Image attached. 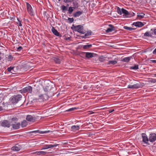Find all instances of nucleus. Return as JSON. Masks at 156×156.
Listing matches in <instances>:
<instances>
[{
	"label": "nucleus",
	"mask_w": 156,
	"mask_h": 156,
	"mask_svg": "<svg viewBox=\"0 0 156 156\" xmlns=\"http://www.w3.org/2000/svg\"><path fill=\"white\" fill-rule=\"evenodd\" d=\"M150 81L151 83H155L156 82V79H152Z\"/></svg>",
	"instance_id": "obj_43"
},
{
	"label": "nucleus",
	"mask_w": 156,
	"mask_h": 156,
	"mask_svg": "<svg viewBox=\"0 0 156 156\" xmlns=\"http://www.w3.org/2000/svg\"><path fill=\"white\" fill-rule=\"evenodd\" d=\"M73 5L74 9L77 8L78 7V3L76 2H73Z\"/></svg>",
	"instance_id": "obj_30"
},
{
	"label": "nucleus",
	"mask_w": 156,
	"mask_h": 156,
	"mask_svg": "<svg viewBox=\"0 0 156 156\" xmlns=\"http://www.w3.org/2000/svg\"><path fill=\"white\" fill-rule=\"evenodd\" d=\"M61 0H58V1H60Z\"/></svg>",
	"instance_id": "obj_62"
},
{
	"label": "nucleus",
	"mask_w": 156,
	"mask_h": 156,
	"mask_svg": "<svg viewBox=\"0 0 156 156\" xmlns=\"http://www.w3.org/2000/svg\"><path fill=\"white\" fill-rule=\"evenodd\" d=\"M71 28L73 30L77 31L82 34H84L85 33V31L83 30V27L81 25L75 26L74 25H73Z\"/></svg>",
	"instance_id": "obj_1"
},
{
	"label": "nucleus",
	"mask_w": 156,
	"mask_h": 156,
	"mask_svg": "<svg viewBox=\"0 0 156 156\" xmlns=\"http://www.w3.org/2000/svg\"><path fill=\"white\" fill-rule=\"evenodd\" d=\"M74 9L73 7L71 6L69 7L68 10V13L69 14H71L73 11Z\"/></svg>",
	"instance_id": "obj_32"
},
{
	"label": "nucleus",
	"mask_w": 156,
	"mask_h": 156,
	"mask_svg": "<svg viewBox=\"0 0 156 156\" xmlns=\"http://www.w3.org/2000/svg\"><path fill=\"white\" fill-rule=\"evenodd\" d=\"M133 25L136 27H141L144 25V24H143L142 22L140 21L133 23Z\"/></svg>",
	"instance_id": "obj_14"
},
{
	"label": "nucleus",
	"mask_w": 156,
	"mask_h": 156,
	"mask_svg": "<svg viewBox=\"0 0 156 156\" xmlns=\"http://www.w3.org/2000/svg\"><path fill=\"white\" fill-rule=\"evenodd\" d=\"M46 88H45L44 89V91H48L47 90V89L46 90Z\"/></svg>",
	"instance_id": "obj_58"
},
{
	"label": "nucleus",
	"mask_w": 156,
	"mask_h": 156,
	"mask_svg": "<svg viewBox=\"0 0 156 156\" xmlns=\"http://www.w3.org/2000/svg\"><path fill=\"white\" fill-rule=\"evenodd\" d=\"M82 38H85L87 37H85V35L81 37Z\"/></svg>",
	"instance_id": "obj_56"
},
{
	"label": "nucleus",
	"mask_w": 156,
	"mask_h": 156,
	"mask_svg": "<svg viewBox=\"0 0 156 156\" xmlns=\"http://www.w3.org/2000/svg\"><path fill=\"white\" fill-rule=\"evenodd\" d=\"M132 146L133 147V146H134L133 145H132Z\"/></svg>",
	"instance_id": "obj_63"
},
{
	"label": "nucleus",
	"mask_w": 156,
	"mask_h": 156,
	"mask_svg": "<svg viewBox=\"0 0 156 156\" xmlns=\"http://www.w3.org/2000/svg\"><path fill=\"white\" fill-rule=\"evenodd\" d=\"M51 147H46L45 148H43L41 150H46V149H48V148H50Z\"/></svg>",
	"instance_id": "obj_48"
},
{
	"label": "nucleus",
	"mask_w": 156,
	"mask_h": 156,
	"mask_svg": "<svg viewBox=\"0 0 156 156\" xmlns=\"http://www.w3.org/2000/svg\"><path fill=\"white\" fill-rule=\"evenodd\" d=\"M132 57L131 56L128 57L123 58L122 61L123 62H128L129 61L131 58Z\"/></svg>",
	"instance_id": "obj_21"
},
{
	"label": "nucleus",
	"mask_w": 156,
	"mask_h": 156,
	"mask_svg": "<svg viewBox=\"0 0 156 156\" xmlns=\"http://www.w3.org/2000/svg\"><path fill=\"white\" fill-rule=\"evenodd\" d=\"M51 31L55 35L57 36H59L60 37L62 36L58 31L56 30L54 27H52Z\"/></svg>",
	"instance_id": "obj_12"
},
{
	"label": "nucleus",
	"mask_w": 156,
	"mask_h": 156,
	"mask_svg": "<svg viewBox=\"0 0 156 156\" xmlns=\"http://www.w3.org/2000/svg\"><path fill=\"white\" fill-rule=\"evenodd\" d=\"M20 91L21 93H31L32 91V88L31 86H29L23 88Z\"/></svg>",
	"instance_id": "obj_3"
},
{
	"label": "nucleus",
	"mask_w": 156,
	"mask_h": 156,
	"mask_svg": "<svg viewBox=\"0 0 156 156\" xmlns=\"http://www.w3.org/2000/svg\"><path fill=\"white\" fill-rule=\"evenodd\" d=\"M150 63H156V60H150Z\"/></svg>",
	"instance_id": "obj_46"
},
{
	"label": "nucleus",
	"mask_w": 156,
	"mask_h": 156,
	"mask_svg": "<svg viewBox=\"0 0 156 156\" xmlns=\"http://www.w3.org/2000/svg\"><path fill=\"white\" fill-rule=\"evenodd\" d=\"M48 96L46 94H40L39 96L38 100H40L41 101H44L45 100L48 99Z\"/></svg>",
	"instance_id": "obj_7"
},
{
	"label": "nucleus",
	"mask_w": 156,
	"mask_h": 156,
	"mask_svg": "<svg viewBox=\"0 0 156 156\" xmlns=\"http://www.w3.org/2000/svg\"><path fill=\"white\" fill-rule=\"evenodd\" d=\"M27 9L28 13L31 16H34V12L31 5L28 2H26Z\"/></svg>",
	"instance_id": "obj_4"
},
{
	"label": "nucleus",
	"mask_w": 156,
	"mask_h": 156,
	"mask_svg": "<svg viewBox=\"0 0 156 156\" xmlns=\"http://www.w3.org/2000/svg\"><path fill=\"white\" fill-rule=\"evenodd\" d=\"M17 20L18 21V22H17V25L19 26H22V24L21 23V21H20L19 20V18H17Z\"/></svg>",
	"instance_id": "obj_39"
},
{
	"label": "nucleus",
	"mask_w": 156,
	"mask_h": 156,
	"mask_svg": "<svg viewBox=\"0 0 156 156\" xmlns=\"http://www.w3.org/2000/svg\"><path fill=\"white\" fill-rule=\"evenodd\" d=\"M143 86L141 83H137L134 85H129L128 86V88L130 89H138L141 88Z\"/></svg>",
	"instance_id": "obj_5"
},
{
	"label": "nucleus",
	"mask_w": 156,
	"mask_h": 156,
	"mask_svg": "<svg viewBox=\"0 0 156 156\" xmlns=\"http://www.w3.org/2000/svg\"><path fill=\"white\" fill-rule=\"evenodd\" d=\"M26 120L29 122H34L36 119V117L30 115H28L26 117Z\"/></svg>",
	"instance_id": "obj_9"
},
{
	"label": "nucleus",
	"mask_w": 156,
	"mask_h": 156,
	"mask_svg": "<svg viewBox=\"0 0 156 156\" xmlns=\"http://www.w3.org/2000/svg\"><path fill=\"white\" fill-rule=\"evenodd\" d=\"M113 111H114V109H113L112 110H109V113H111L113 112Z\"/></svg>",
	"instance_id": "obj_52"
},
{
	"label": "nucleus",
	"mask_w": 156,
	"mask_h": 156,
	"mask_svg": "<svg viewBox=\"0 0 156 156\" xmlns=\"http://www.w3.org/2000/svg\"><path fill=\"white\" fill-rule=\"evenodd\" d=\"M123 28L125 30H128L130 31H132L133 30H134L135 29L134 28L128 27L126 26H124Z\"/></svg>",
	"instance_id": "obj_31"
},
{
	"label": "nucleus",
	"mask_w": 156,
	"mask_h": 156,
	"mask_svg": "<svg viewBox=\"0 0 156 156\" xmlns=\"http://www.w3.org/2000/svg\"><path fill=\"white\" fill-rule=\"evenodd\" d=\"M64 144H66V145L68 146H69V145L68 144V143H64Z\"/></svg>",
	"instance_id": "obj_57"
},
{
	"label": "nucleus",
	"mask_w": 156,
	"mask_h": 156,
	"mask_svg": "<svg viewBox=\"0 0 156 156\" xmlns=\"http://www.w3.org/2000/svg\"><path fill=\"white\" fill-rule=\"evenodd\" d=\"M20 147H12L11 150L13 151H18L20 149Z\"/></svg>",
	"instance_id": "obj_29"
},
{
	"label": "nucleus",
	"mask_w": 156,
	"mask_h": 156,
	"mask_svg": "<svg viewBox=\"0 0 156 156\" xmlns=\"http://www.w3.org/2000/svg\"><path fill=\"white\" fill-rule=\"evenodd\" d=\"M23 49V48L21 46H20L17 48V50L18 51H20Z\"/></svg>",
	"instance_id": "obj_44"
},
{
	"label": "nucleus",
	"mask_w": 156,
	"mask_h": 156,
	"mask_svg": "<svg viewBox=\"0 0 156 156\" xmlns=\"http://www.w3.org/2000/svg\"><path fill=\"white\" fill-rule=\"evenodd\" d=\"M122 13L124 14L126 17H131L132 15H130V13L127 10L124 9L123 8L122 9Z\"/></svg>",
	"instance_id": "obj_11"
},
{
	"label": "nucleus",
	"mask_w": 156,
	"mask_h": 156,
	"mask_svg": "<svg viewBox=\"0 0 156 156\" xmlns=\"http://www.w3.org/2000/svg\"><path fill=\"white\" fill-rule=\"evenodd\" d=\"M153 53L154 54H156V48H155V49L153 51Z\"/></svg>",
	"instance_id": "obj_51"
},
{
	"label": "nucleus",
	"mask_w": 156,
	"mask_h": 156,
	"mask_svg": "<svg viewBox=\"0 0 156 156\" xmlns=\"http://www.w3.org/2000/svg\"><path fill=\"white\" fill-rule=\"evenodd\" d=\"M48 152L49 151H36L35 152V153H36L38 155H44L46 154H47V152Z\"/></svg>",
	"instance_id": "obj_19"
},
{
	"label": "nucleus",
	"mask_w": 156,
	"mask_h": 156,
	"mask_svg": "<svg viewBox=\"0 0 156 156\" xmlns=\"http://www.w3.org/2000/svg\"><path fill=\"white\" fill-rule=\"evenodd\" d=\"M74 0H64V2L65 3L71 2Z\"/></svg>",
	"instance_id": "obj_41"
},
{
	"label": "nucleus",
	"mask_w": 156,
	"mask_h": 156,
	"mask_svg": "<svg viewBox=\"0 0 156 156\" xmlns=\"http://www.w3.org/2000/svg\"><path fill=\"white\" fill-rule=\"evenodd\" d=\"M86 52H80V56L84 55L85 54H86Z\"/></svg>",
	"instance_id": "obj_45"
},
{
	"label": "nucleus",
	"mask_w": 156,
	"mask_h": 156,
	"mask_svg": "<svg viewBox=\"0 0 156 156\" xmlns=\"http://www.w3.org/2000/svg\"><path fill=\"white\" fill-rule=\"evenodd\" d=\"M20 122L16 124H12V128L14 129H18L20 128Z\"/></svg>",
	"instance_id": "obj_15"
},
{
	"label": "nucleus",
	"mask_w": 156,
	"mask_h": 156,
	"mask_svg": "<svg viewBox=\"0 0 156 156\" xmlns=\"http://www.w3.org/2000/svg\"><path fill=\"white\" fill-rule=\"evenodd\" d=\"M129 145H126V147H127V146H129Z\"/></svg>",
	"instance_id": "obj_61"
},
{
	"label": "nucleus",
	"mask_w": 156,
	"mask_h": 156,
	"mask_svg": "<svg viewBox=\"0 0 156 156\" xmlns=\"http://www.w3.org/2000/svg\"><path fill=\"white\" fill-rule=\"evenodd\" d=\"M13 59V57L11 55H9L8 57V59L9 61H11Z\"/></svg>",
	"instance_id": "obj_42"
},
{
	"label": "nucleus",
	"mask_w": 156,
	"mask_h": 156,
	"mask_svg": "<svg viewBox=\"0 0 156 156\" xmlns=\"http://www.w3.org/2000/svg\"><path fill=\"white\" fill-rule=\"evenodd\" d=\"M80 129V126H73L71 127V129L72 131H75L78 130Z\"/></svg>",
	"instance_id": "obj_20"
},
{
	"label": "nucleus",
	"mask_w": 156,
	"mask_h": 156,
	"mask_svg": "<svg viewBox=\"0 0 156 156\" xmlns=\"http://www.w3.org/2000/svg\"><path fill=\"white\" fill-rule=\"evenodd\" d=\"M68 20L69 21V23H70L73 22V21H74V19L73 18H68Z\"/></svg>",
	"instance_id": "obj_40"
},
{
	"label": "nucleus",
	"mask_w": 156,
	"mask_h": 156,
	"mask_svg": "<svg viewBox=\"0 0 156 156\" xmlns=\"http://www.w3.org/2000/svg\"><path fill=\"white\" fill-rule=\"evenodd\" d=\"M151 31L153 32V34H154L155 35H156V28L154 29H151Z\"/></svg>",
	"instance_id": "obj_38"
},
{
	"label": "nucleus",
	"mask_w": 156,
	"mask_h": 156,
	"mask_svg": "<svg viewBox=\"0 0 156 156\" xmlns=\"http://www.w3.org/2000/svg\"><path fill=\"white\" fill-rule=\"evenodd\" d=\"M154 75L156 77V74H154Z\"/></svg>",
	"instance_id": "obj_60"
},
{
	"label": "nucleus",
	"mask_w": 156,
	"mask_h": 156,
	"mask_svg": "<svg viewBox=\"0 0 156 156\" xmlns=\"http://www.w3.org/2000/svg\"><path fill=\"white\" fill-rule=\"evenodd\" d=\"M92 32L91 30L87 31V33L85 34V37H87L88 36H90L91 35Z\"/></svg>",
	"instance_id": "obj_34"
},
{
	"label": "nucleus",
	"mask_w": 156,
	"mask_h": 156,
	"mask_svg": "<svg viewBox=\"0 0 156 156\" xmlns=\"http://www.w3.org/2000/svg\"><path fill=\"white\" fill-rule=\"evenodd\" d=\"M142 137L143 139V141L144 142L148 145L150 144L149 143V139H148L146 134L145 133H142Z\"/></svg>",
	"instance_id": "obj_6"
},
{
	"label": "nucleus",
	"mask_w": 156,
	"mask_h": 156,
	"mask_svg": "<svg viewBox=\"0 0 156 156\" xmlns=\"http://www.w3.org/2000/svg\"><path fill=\"white\" fill-rule=\"evenodd\" d=\"M103 57V56H101V57H100V59H99V60L100 62H103V59H102V58Z\"/></svg>",
	"instance_id": "obj_49"
},
{
	"label": "nucleus",
	"mask_w": 156,
	"mask_h": 156,
	"mask_svg": "<svg viewBox=\"0 0 156 156\" xmlns=\"http://www.w3.org/2000/svg\"><path fill=\"white\" fill-rule=\"evenodd\" d=\"M117 63V62L115 60L109 61L108 63V65L112 64L114 65Z\"/></svg>",
	"instance_id": "obj_33"
},
{
	"label": "nucleus",
	"mask_w": 156,
	"mask_h": 156,
	"mask_svg": "<svg viewBox=\"0 0 156 156\" xmlns=\"http://www.w3.org/2000/svg\"><path fill=\"white\" fill-rule=\"evenodd\" d=\"M14 67H8V68H7V70L8 71V72H11V73H12V70H13V69L14 68Z\"/></svg>",
	"instance_id": "obj_36"
},
{
	"label": "nucleus",
	"mask_w": 156,
	"mask_h": 156,
	"mask_svg": "<svg viewBox=\"0 0 156 156\" xmlns=\"http://www.w3.org/2000/svg\"><path fill=\"white\" fill-rule=\"evenodd\" d=\"M2 126L4 127H7L9 128L10 125L8 121L7 120H4L2 123Z\"/></svg>",
	"instance_id": "obj_13"
},
{
	"label": "nucleus",
	"mask_w": 156,
	"mask_h": 156,
	"mask_svg": "<svg viewBox=\"0 0 156 156\" xmlns=\"http://www.w3.org/2000/svg\"><path fill=\"white\" fill-rule=\"evenodd\" d=\"M61 9L62 11L63 12H65V11H67L68 10L67 7L64 5H62L61 7Z\"/></svg>",
	"instance_id": "obj_28"
},
{
	"label": "nucleus",
	"mask_w": 156,
	"mask_h": 156,
	"mask_svg": "<svg viewBox=\"0 0 156 156\" xmlns=\"http://www.w3.org/2000/svg\"><path fill=\"white\" fill-rule=\"evenodd\" d=\"M27 124V122L25 120H23L21 122V126L23 128L26 126Z\"/></svg>",
	"instance_id": "obj_25"
},
{
	"label": "nucleus",
	"mask_w": 156,
	"mask_h": 156,
	"mask_svg": "<svg viewBox=\"0 0 156 156\" xmlns=\"http://www.w3.org/2000/svg\"><path fill=\"white\" fill-rule=\"evenodd\" d=\"M92 46L91 44L84 45L83 46V48L84 49H88Z\"/></svg>",
	"instance_id": "obj_27"
},
{
	"label": "nucleus",
	"mask_w": 156,
	"mask_h": 156,
	"mask_svg": "<svg viewBox=\"0 0 156 156\" xmlns=\"http://www.w3.org/2000/svg\"><path fill=\"white\" fill-rule=\"evenodd\" d=\"M83 13V11H78L73 14V16L74 17H78Z\"/></svg>",
	"instance_id": "obj_18"
},
{
	"label": "nucleus",
	"mask_w": 156,
	"mask_h": 156,
	"mask_svg": "<svg viewBox=\"0 0 156 156\" xmlns=\"http://www.w3.org/2000/svg\"><path fill=\"white\" fill-rule=\"evenodd\" d=\"M69 6V4H67L66 5V7H68Z\"/></svg>",
	"instance_id": "obj_59"
},
{
	"label": "nucleus",
	"mask_w": 156,
	"mask_h": 156,
	"mask_svg": "<svg viewBox=\"0 0 156 156\" xmlns=\"http://www.w3.org/2000/svg\"><path fill=\"white\" fill-rule=\"evenodd\" d=\"M156 140V134L155 133H151L149 136V141L153 142Z\"/></svg>",
	"instance_id": "obj_8"
},
{
	"label": "nucleus",
	"mask_w": 156,
	"mask_h": 156,
	"mask_svg": "<svg viewBox=\"0 0 156 156\" xmlns=\"http://www.w3.org/2000/svg\"><path fill=\"white\" fill-rule=\"evenodd\" d=\"M46 132L45 131H40L39 130H37L35 131H31V132H30V133H39L41 134H43L46 133Z\"/></svg>",
	"instance_id": "obj_24"
},
{
	"label": "nucleus",
	"mask_w": 156,
	"mask_h": 156,
	"mask_svg": "<svg viewBox=\"0 0 156 156\" xmlns=\"http://www.w3.org/2000/svg\"><path fill=\"white\" fill-rule=\"evenodd\" d=\"M78 108H69L68 109V110H66V111L69 112V111H71L73 110H75L77 109Z\"/></svg>",
	"instance_id": "obj_37"
},
{
	"label": "nucleus",
	"mask_w": 156,
	"mask_h": 156,
	"mask_svg": "<svg viewBox=\"0 0 156 156\" xmlns=\"http://www.w3.org/2000/svg\"><path fill=\"white\" fill-rule=\"evenodd\" d=\"M58 144H53V145H46V146H57Z\"/></svg>",
	"instance_id": "obj_47"
},
{
	"label": "nucleus",
	"mask_w": 156,
	"mask_h": 156,
	"mask_svg": "<svg viewBox=\"0 0 156 156\" xmlns=\"http://www.w3.org/2000/svg\"><path fill=\"white\" fill-rule=\"evenodd\" d=\"M45 151H49L48 152H47V153L52 152L51 151V150H45Z\"/></svg>",
	"instance_id": "obj_53"
},
{
	"label": "nucleus",
	"mask_w": 156,
	"mask_h": 156,
	"mask_svg": "<svg viewBox=\"0 0 156 156\" xmlns=\"http://www.w3.org/2000/svg\"><path fill=\"white\" fill-rule=\"evenodd\" d=\"M145 14L143 13H137V18L140 20L144 17Z\"/></svg>",
	"instance_id": "obj_17"
},
{
	"label": "nucleus",
	"mask_w": 156,
	"mask_h": 156,
	"mask_svg": "<svg viewBox=\"0 0 156 156\" xmlns=\"http://www.w3.org/2000/svg\"><path fill=\"white\" fill-rule=\"evenodd\" d=\"M155 43L156 44V42H155Z\"/></svg>",
	"instance_id": "obj_64"
},
{
	"label": "nucleus",
	"mask_w": 156,
	"mask_h": 156,
	"mask_svg": "<svg viewBox=\"0 0 156 156\" xmlns=\"http://www.w3.org/2000/svg\"><path fill=\"white\" fill-rule=\"evenodd\" d=\"M22 98V96L21 95H14L10 98V101L12 103L16 104L21 100Z\"/></svg>",
	"instance_id": "obj_2"
},
{
	"label": "nucleus",
	"mask_w": 156,
	"mask_h": 156,
	"mask_svg": "<svg viewBox=\"0 0 156 156\" xmlns=\"http://www.w3.org/2000/svg\"><path fill=\"white\" fill-rule=\"evenodd\" d=\"M53 59L55 63L57 64H60L61 60L58 57H54Z\"/></svg>",
	"instance_id": "obj_23"
},
{
	"label": "nucleus",
	"mask_w": 156,
	"mask_h": 156,
	"mask_svg": "<svg viewBox=\"0 0 156 156\" xmlns=\"http://www.w3.org/2000/svg\"><path fill=\"white\" fill-rule=\"evenodd\" d=\"M153 34V32L150 33L149 32L147 31L144 34V36L146 37H152Z\"/></svg>",
	"instance_id": "obj_22"
},
{
	"label": "nucleus",
	"mask_w": 156,
	"mask_h": 156,
	"mask_svg": "<svg viewBox=\"0 0 156 156\" xmlns=\"http://www.w3.org/2000/svg\"><path fill=\"white\" fill-rule=\"evenodd\" d=\"M108 26L110 27L107 28V29L106 30V32L107 33L113 31H116V28L114 27L113 25L112 24H109Z\"/></svg>",
	"instance_id": "obj_10"
},
{
	"label": "nucleus",
	"mask_w": 156,
	"mask_h": 156,
	"mask_svg": "<svg viewBox=\"0 0 156 156\" xmlns=\"http://www.w3.org/2000/svg\"><path fill=\"white\" fill-rule=\"evenodd\" d=\"M117 12L118 14L120 15H121L122 13V10L118 7H117Z\"/></svg>",
	"instance_id": "obj_35"
},
{
	"label": "nucleus",
	"mask_w": 156,
	"mask_h": 156,
	"mask_svg": "<svg viewBox=\"0 0 156 156\" xmlns=\"http://www.w3.org/2000/svg\"><path fill=\"white\" fill-rule=\"evenodd\" d=\"M130 69H139L138 65L136 64L134 65V66H130Z\"/></svg>",
	"instance_id": "obj_26"
},
{
	"label": "nucleus",
	"mask_w": 156,
	"mask_h": 156,
	"mask_svg": "<svg viewBox=\"0 0 156 156\" xmlns=\"http://www.w3.org/2000/svg\"><path fill=\"white\" fill-rule=\"evenodd\" d=\"M132 13H133V14L130 13V15H132L131 16V17L134 16L135 15V14L134 13H133V12Z\"/></svg>",
	"instance_id": "obj_54"
},
{
	"label": "nucleus",
	"mask_w": 156,
	"mask_h": 156,
	"mask_svg": "<svg viewBox=\"0 0 156 156\" xmlns=\"http://www.w3.org/2000/svg\"><path fill=\"white\" fill-rule=\"evenodd\" d=\"M94 54L91 52H86V57L87 58H91L94 57Z\"/></svg>",
	"instance_id": "obj_16"
},
{
	"label": "nucleus",
	"mask_w": 156,
	"mask_h": 156,
	"mask_svg": "<svg viewBox=\"0 0 156 156\" xmlns=\"http://www.w3.org/2000/svg\"><path fill=\"white\" fill-rule=\"evenodd\" d=\"M3 110L2 107V106H0V111H1Z\"/></svg>",
	"instance_id": "obj_55"
},
{
	"label": "nucleus",
	"mask_w": 156,
	"mask_h": 156,
	"mask_svg": "<svg viewBox=\"0 0 156 156\" xmlns=\"http://www.w3.org/2000/svg\"><path fill=\"white\" fill-rule=\"evenodd\" d=\"M90 113L88 114L89 115L95 113V112L92 111H89V112Z\"/></svg>",
	"instance_id": "obj_50"
}]
</instances>
